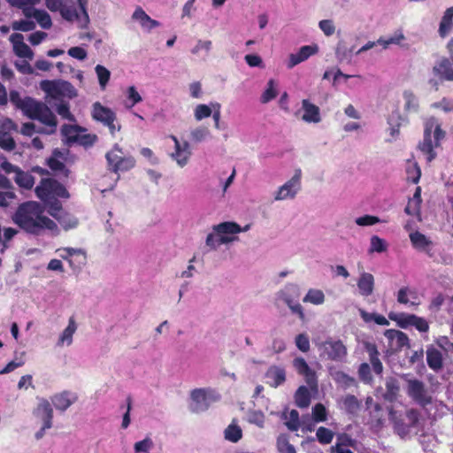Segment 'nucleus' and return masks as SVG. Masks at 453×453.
I'll list each match as a JSON object with an SVG mask.
<instances>
[{"mask_svg": "<svg viewBox=\"0 0 453 453\" xmlns=\"http://www.w3.org/2000/svg\"><path fill=\"white\" fill-rule=\"evenodd\" d=\"M12 219L20 229L31 234H41L45 230L56 235L59 233L58 225L43 214L42 206L36 202L21 203Z\"/></svg>", "mask_w": 453, "mask_h": 453, "instance_id": "f257e3e1", "label": "nucleus"}, {"mask_svg": "<svg viewBox=\"0 0 453 453\" xmlns=\"http://www.w3.org/2000/svg\"><path fill=\"white\" fill-rule=\"evenodd\" d=\"M10 100L17 108L20 109L27 117L32 119H37L45 125V128L42 132L50 134L56 131V116L45 104L28 96L21 98L19 93L17 91H11Z\"/></svg>", "mask_w": 453, "mask_h": 453, "instance_id": "f03ea898", "label": "nucleus"}, {"mask_svg": "<svg viewBox=\"0 0 453 453\" xmlns=\"http://www.w3.org/2000/svg\"><path fill=\"white\" fill-rule=\"evenodd\" d=\"M250 229V224L241 226L234 221H225L214 225L205 238V246L209 251L217 250L221 245L239 241L238 234L248 232Z\"/></svg>", "mask_w": 453, "mask_h": 453, "instance_id": "7ed1b4c3", "label": "nucleus"}, {"mask_svg": "<svg viewBox=\"0 0 453 453\" xmlns=\"http://www.w3.org/2000/svg\"><path fill=\"white\" fill-rule=\"evenodd\" d=\"M445 136L446 133L437 119L431 117L425 121L423 141L418 144V149L427 162L435 158L434 150L441 146Z\"/></svg>", "mask_w": 453, "mask_h": 453, "instance_id": "20e7f679", "label": "nucleus"}, {"mask_svg": "<svg viewBox=\"0 0 453 453\" xmlns=\"http://www.w3.org/2000/svg\"><path fill=\"white\" fill-rule=\"evenodd\" d=\"M220 398V394L212 388H194L189 393L188 410L193 413L204 412Z\"/></svg>", "mask_w": 453, "mask_h": 453, "instance_id": "39448f33", "label": "nucleus"}, {"mask_svg": "<svg viewBox=\"0 0 453 453\" xmlns=\"http://www.w3.org/2000/svg\"><path fill=\"white\" fill-rule=\"evenodd\" d=\"M85 5L84 0H65L60 14L64 19L76 23L79 27H86L89 19Z\"/></svg>", "mask_w": 453, "mask_h": 453, "instance_id": "423d86ee", "label": "nucleus"}, {"mask_svg": "<svg viewBox=\"0 0 453 453\" xmlns=\"http://www.w3.org/2000/svg\"><path fill=\"white\" fill-rule=\"evenodd\" d=\"M406 394L417 404L425 408L432 403V395L426 384L416 378L404 375Z\"/></svg>", "mask_w": 453, "mask_h": 453, "instance_id": "0eeeda50", "label": "nucleus"}, {"mask_svg": "<svg viewBox=\"0 0 453 453\" xmlns=\"http://www.w3.org/2000/svg\"><path fill=\"white\" fill-rule=\"evenodd\" d=\"M91 116L94 120L101 123L104 127H106L112 136H114L121 128L120 124L117 120L116 113L111 109L103 105L99 102L93 104Z\"/></svg>", "mask_w": 453, "mask_h": 453, "instance_id": "6e6552de", "label": "nucleus"}, {"mask_svg": "<svg viewBox=\"0 0 453 453\" xmlns=\"http://www.w3.org/2000/svg\"><path fill=\"white\" fill-rule=\"evenodd\" d=\"M318 348L322 358L334 362H343L348 353L341 340L331 337L322 342Z\"/></svg>", "mask_w": 453, "mask_h": 453, "instance_id": "1a4fd4ad", "label": "nucleus"}, {"mask_svg": "<svg viewBox=\"0 0 453 453\" xmlns=\"http://www.w3.org/2000/svg\"><path fill=\"white\" fill-rule=\"evenodd\" d=\"M106 159L110 169L115 173L128 171L135 165L134 157L126 154L118 144L106 154Z\"/></svg>", "mask_w": 453, "mask_h": 453, "instance_id": "9d476101", "label": "nucleus"}, {"mask_svg": "<svg viewBox=\"0 0 453 453\" xmlns=\"http://www.w3.org/2000/svg\"><path fill=\"white\" fill-rule=\"evenodd\" d=\"M36 196L42 201L52 197L68 198L69 194L64 185L52 179H43L35 188Z\"/></svg>", "mask_w": 453, "mask_h": 453, "instance_id": "9b49d317", "label": "nucleus"}, {"mask_svg": "<svg viewBox=\"0 0 453 453\" xmlns=\"http://www.w3.org/2000/svg\"><path fill=\"white\" fill-rule=\"evenodd\" d=\"M302 171L296 170L295 174L273 193L274 201L294 199L301 189Z\"/></svg>", "mask_w": 453, "mask_h": 453, "instance_id": "f8f14e48", "label": "nucleus"}, {"mask_svg": "<svg viewBox=\"0 0 453 453\" xmlns=\"http://www.w3.org/2000/svg\"><path fill=\"white\" fill-rule=\"evenodd\" d=\"M43 88L48 96L59 101L64 97L71 99L77 96L76 88L70 82L65 81L46 82Z\"/></svg>", "mask_w": 453, "mask_h": 453, "instance_id": "ddd939ff", "label": "nucleus"}, {"mask_svg": "<svg viewBox=\"0 0 453 453\" xmlns=\"http://www.w3.org/2000/svg\"><path fill=\"white\" fill-rule=\"evenodd\" d=\"M170 138L174 147L169 156L179 167L183 168L188 164L192 156L190 143L186 140L178 139L175 135H170Z\"/></svg>", "mask_w": 453, "mask_h": 453, "instance_id": "4468645a", "label": "nucleus"}, {"mask_svg": "<svg viewBox=\"0 0 453 453\" xmlns=\"http://www.w3.org/2000/svg\"><path fill=\"white\" fill-rule=\"evenodd\" d=\"M389 418L394 422L395 429L397 434L403 437L409 432V427L417 426L419 421V411L416 409H409L406 411V418L408 420V424H404L402 421L398 420L396 418V412L393 410L388 411Z\"/></svg>", "mask_w": 453, "mask_h": 453, "instance_id": "2eb2a0df", "label": "nucleus"}, {"mask_svg": "<svg viewBox=\"0 0 453 453\" xmlns=\"http://www.w3.org/2000/svg\"><path fill=\"white\" fill-rule=\"evenodd\" d=\"M389 319L397 322L402 328H406L410 326H414L421 333H426L429 329L427 321L420 317L413 314H389Z\"/></svg>", "mask_w": 453, "mask_h": 453, "instance_id": "dca6fc26", "label": "nucleus"}, {"mask_svg": "<svg viewBox=\"0 0 453 453\" xmlns=\"http://www.w3.org/2000/svg\"><path fill=\"white\" fill-rule=\"evenodd\" d=\"M33 413L42 424L46 423V427L53 426V409L50 402L47 399H39L38 404Z\"/></svg>", "mask_w": 453, "mask_h": 453, "instance_id": "f3484780", "label": "nucleus"}, {"mask_svg": "<svg viewBox=\"0 0 453 453\" xmlns=\"http://www.w3.org/2000/svg\"><path fill=\"white\" fill-rule=\"evenodd\" d=\"M10 42L12 44L13 52L16 56L25 59H33L34 52L29 46L24 42L23 35L19 33L12 34L10 36Z\"/></svg>", "mask_w": 453, "mask_h": 453, "instance_id": "a211bd4d", "label": "nucleus"}, {"mask_svg": "<svg viewBox=\"0 0 453 453\" xmlns=\"http://www.w3.org/2000/svg\"><path fill=\"white\" fill-rule=\"evenodd\" d=\"M319 51L318 45H305L299 49L296 53H292L288 57L287 66L288 69H292L298 64L305 61L311 56L315 55Z\"/></svg>", "mask_w": 453, "mask_h": 453, "instance_id": "6ab92c4d", "label": "nucleus"}, {"mask_svg": "<svg viewBox=\"0 0 453 453\" xmlns=\"http://www.w3.org/2000/svg\"><path fill=\"white\" fill-rule=\"evenodd\" d=\"M293 365L296 371L303 375L305 379L306 383L311 388L317 387V376L313 370L310 368L306 361L303 357H296L293 361Z\"/></svg>", "mask_w": 453, "mask_h": 453, "instance_id": "aec40b11", "label": "nucleus"}, {"mask_svg": "<svg viewBox=\"0 0 453 453\" xmlns=\"http://www.w3.org/2000/svg\"><path fill=\"white\" fill-rule=\"evenodd\" d=\"M78 328L77 323L73 317L68 320L66 327L59 334L56 345L58 347H69L73 344V335Z\"/></svg>", "mask_w": 453, "mask_h": 453, "instance_id": "412c9836", "label": "nucleus"}, {"mask_svg": "<svg viewBox=\"0 0 453 453\" xmlns=\"http://www.w3.org/2000/svg\"><path fill=\"white\" fill-rule=\"evenodd\" d=\"M410 241L413 248L418 251L431 255L433 242L429 237L418 231L411 232L409 235Z\"/></svg>", "mask_w": 453, "mask_h": 453, "instance_id": "4be33fe9", "label": "nucleus"}, {"mask_svg": "<svg viewBox=\"0 0 453 453\" xmlns=\"http://www.w3.org/2000/svg\"><path fill=\"white\" fill-rule=\"evenodd\" d=\"M76 400V395L70 391H63L51 396L52 404L60 411H66Z\"/></svg>", "mask_w": 453, "mask_h": 453, "instance_id": "5701e85b", "label": "nucleus"}, {"mask_svg": "<svg viewBox=\"0 0 453 453\" xmlns=\"http://www.w3.org/2000/svg\"><path fill=\"white\" fill-rule=\"evenodd\" d=\"M132 19L138 22L141 27L146 32H150L153 28L160 25L157 20L151 19L143 9L139 6L134 10Z\"/></svg>", "mask_w": 453, "mask_h": 453, "instance_id": "b1692460", "label": "nucleus"}, {"mask_svg": "<svg viewBox=\"0 0 453 453\" xmlns=\"http://www.w3.org/2000/svg\"><path fill=\"white\" fill-rule=\"evenodd\" d=\"M302 119L306 123H319L321 121L320 110L314 104L311 103L308 99L302 101Z\"/></svg>", "mask_w": 453, "mask_h": 453, "instance_id": "393cba45", "label": "nucleus"}, {"mask_svg": "<svg viewBox=\"0 0 453 453\" xmlns=\"http://www.w3.org/2000/svg\"><path fill=\"white\" fill-rule=\"evenodd\" d=\"M384 335L388 340V345L392 349H400L409 343L407 335L399 330L388 329Z\"/></svg>", "mask_w": 453, "mask_h": 453, "instance_id": "a878e982", "label": "nucleus"}, {"mask_svg": "<svg viewBox=\"0 0 453 453\" xmlns=\"http://www.w3.org/2000/svg\"><path fill=\"white\" fill-rule=\"evenodd\" d=\"M375 280L372 273L361 272L357 285L362 296H369L373 293Z\"/></svg>", "mask_w": 453, "mask_h": 453, "instance_id": "bb28decb", "label": "nucleus"}, {"mask_svg": "<svg viewBox=\"0 0 453 453\" xmlns=\"http://www.w3.org/2000/svg\"><path fill=\"white\" fill-rule=\"evenodd\" d=\"M266 383L273 388L282 385L286 380V371L284 368L273 365L265 372Z\"/></svg>", "mask_w": 453, "mask_h": 453, "instance_id": "cd10ccee", "label": "nucleus"}, {"mask_svg": "<svg viewBox=\"0 0 453 453\" xmlns=\"http://www.w3.org/2000/svg\"><path fill=\"white\" fill-rule=\"evenodd\" d=\"M433 72L441 80L453 81L452 64L447 58H442L440 61H438L433 67Z\"/></svg>", "mask_w": 453, "mask_h": 453, "instance_id": "c85d7f7f", "label": "nucleus"}, {"mask_svg": "<svg viewBox=\"0 0 453 453\" xmlns=\"http://www.w3.org/2000/svg\"><path fill=\"white\" fill-rule=\"evenodd\" d=\"M426 363L430 369L438 372L442 368L443 358L440 350L430 345L426 348Z\"/></svg>", "mask_w": 453, "mask_h": 453, "instance_id": "c756f323", "label": "nucleus"}, {"mask_svg": "<svg viewBox=\"0 0 453 453\" xmlns=\"http://www.w3.org/2000/svg\"><path fill=\"white\" fill-rule=\"evenodd\" d=\"M453 23V7H449L444 12L440 25L438 33L441 37L445 38L449 35V32L452 29Z\"/></svg>", "mask_w": 453, "mask_h": 453, "instance_id": "7c9ffc66", "label": "nucleus"}, {"mask_svg": "<svg viewBox=\"0 0 453 453\" xmlns=\"http://www.w3.org/2000/svg\"><path fill=\"white\" fill-rule=\"evenodd\" d=\"M25 17L27 19H35L39 26L43 29H49L52 26L51 18L44 10L34 8L31 10L30 15Z\"/></svg>", "mask_w": 453, "mask_h": 453, "instance_id": "2f4dec72", "label": "nucleus"}, {"mask_svg": "<svg viewBox=\"0 0 453 453\" xmlns=\"http://www.w3.org/2000/svg\"><path fill=\"white\" fill-rule=\"evenodd\" d=\"M403 109L407 113H416L419 110L418 96L411 90H404L403 93Z\"/></svg>", "mask_w": 453, "mask_h": 453, "instance_id": "473e14b6", "label": "nucleus"}, {"mask_svg": "<svg viewBox=\"0 0 453 453\" xmlns=\"http://www.w3.org/2000/svg\"><path fill=\"white\" fill-rule=\"evenodd\" d=\"M51 215L58 221L62 227L65 230L75 228L78 226V219L70 213L58 211Z\"/></svg>", "mask_w": 453, "mask_h": 453, "instance_id": "72a5a7b5", "label": "nucleus"}, {"mask_svg": "<svg viewBox=\"0 0 453 453\" xmlns=\"http://www.w3.org/2000/svg\"><path fill=\"white\" fill-rule=\"evenodd\" d=\"M69 255V264L72 267H80L86 264V252L82 249L65 248Z\"/></svg>", "mask_w": 453, "mask_h": 453, "instance_id": "f704fd0d", "label": "nucleus"}, {"mask_svg": "<svg viewBox=\"0 0 453 453\" xmlns=\"http://www.w3.org/2000/svg\"><path fill=\"white\" fill-rule=\"evenodd\" d=\"M211 136V132L207 127L198 126L192 128L189 132V138L193 143H201L205 142Z\"/></svg>", "mask_w": 453, "mask_h": 453, "instance_id": "c9c22d12", "label": "nucleus"}, {"mask_svg": "<svg viewBox=\"0 0 453 453\" xmlns=\"http://www.w3.org/2000/svg\"><path fill=\"white\" fill-rule=\"evenodd\" d=\"M278 96V82L270 79L266 83V88L260 96L262 104H267Z\"/></svg>", "mask_w": 453, "mask_h": 453, "instance_id": "e433bc0d", "label": "nucleus"}, {"mask_svg": "<svg viewBox=\"0 0 453 453\" xmlns=\"http://www.w3.org/2000/svg\"><path fill=\"white\" fill-rule=\"evenodd\" d=\"M325 294L322 290L317 288H311L308 290L304 297L303 303H309L314 305H321L325 302Z\"/></svg>", "mask_w": 453, "mask_h": 453, "instance_id": "4c0bfd02", "label": "nucleus"}, {"mask_svg": "<svg viewBox=\"0 0 453 453\" xmlns=\"http://www.w3.org/2000/svg\"><path fill=\"white\" fill-rule=\"evenodd\" d=\"M12 6L22 11L24 16L30 15V12L41 0H6Z\"/></svg>", "mask_w": 453, "mask_h": 453, "instance_id": "58836bf2", "label": "nucleus"}, {"mask_svg": "<svg viewBox=\"0 0 453 453\" xmlns=\"http://www.w3.org/2000/svg\"><path fill=\"white\" fill-rule=\"evenodd\" d=\"M417 294L408 288H402L397 293V301L400 303L411 305H418V302H416Z\"/></svg>", "mask_w": 453, "mask_h": 453, "instance_id": "ea45409f", "label": "nucleus"}, {"mask_svg": "<svg viewBox=\"0 0 453 453\" xmlns=\"http://www.w3.org/2000/svg\"><path fill=\"white\" fill-rule=\"evenodd\" d=\"M294 288V286L287 287L285 290H282L280 293V296H281L282 300L288 304L291 311L295 314H297L299 318L303 319H304V312L302 305L298 303L293 302V300L290 297L287 296L285 293L286 290H290Z\"/></svg>", "mask_w": 453, "mask_h": 453, "instance_id": "a19ab883", "label": "nucleus"}, {"mask_svg": "<svg viewBox=\"0 0 453 453\" xmlns=\"http://www.w3.org/2000/svg\"><path fill=\"white\" fill-rule=\"evenodd\" d=\"M295 401L296 404L299 408L308 407L311 403V394L309 389L304 386L299 387L295 395Z\"/></svg>", "mask_w": 453, "mask_h": 453, "instance_id": "79ce46f5", "label": "nucleus"}, {"mask_svg": "<svg viewBox=\"0 0 453 453\" xmlns=\"http://www.w3.org/2000/svg\"><path fill=\"white\" fill-rule=\"evenodd\" d=\"M388 242L378 235H372L370 238L369 253H382L388 250Z\"/></svg>", "mask_w": 453, "mask_h": 453, "instance_id": "37998d69", "label": "nucleus"}, {"mask_svg": "<svg viewBox=\"0 0 453 453\" xmlns=\"http://www.w3.org/2000/svg\"><path fill=\"white\" fill-rule=\"evenodd\" d=\"M406 175H407V180L409 181H411L412 183H415V184L418 182L420 176H421V171H420L419 166L418 165V164L415 161L409 160L407 162Z\"/></svg>", "mask_w": 453, "mask_h": 453, "instance_id": "c03bdc74", "label": "nucleus"}, {"mask_svg": "<svg viewBox=\"0 0 453 453\" xmlns=\"http://www.w3.org/2000/svg\"><path fill=\"white\" fill-rule=\"evenodd\" d=\"M402 119V117L399 113V111H395L392 112L391 115L388 118V124L389 126V133L390 135L393 138H395L399 134V129H400V120Z\"/></svg>", "mask_w": 453, "mask_h": 453, "instance_id": "a18cd8bd", "label": "nucleus"}, {"mask_svg": "<svg viewBox=\"0 0 453 453\" xmlns=\"http://www.w3.org/2000/svg\"><path fill=\"white\" fill-rule=\"evenodd\" d=\"M81 127L77 125H64L61 127V134L67 144H72L74 137H77L78 132H80V128Z\"/></svg>", "mask_w": 453, "mask_h": 453, "instance_id": "49530a36", "label": "nucleus"}, {"mask_svg": "<svg viewBox=\"0 0 453 453\" xmlns=\"http://www.w3.org/2000/svg\"><path fill=\"white\" fill-rule=\"evenodd\" d=\"M342 408L349 413H355L359 409V403L356 396L348 395L341 400Z\"/></svg>", "mask_w": 453, "mask_h": 453, "instance_id": "de8ad7c7", "label": "nucleus"}, {"mask_svg": "<svg viewBox=\"0 0 453 453\" xmlns=\"http://www.w3.org/2000/svg\"><path fill=\"white\" fill-rule=\"evenodd\" d=\"M367 350L370 356V362L372 364V369L376 374H381L383 366L381 362L380 361L378 356L379 353L374 345H369L367 347Z\"/></svg>", "mask_w": 453, "mask_h": 453, "instance_id": "09e8293b", "label": "nucleus"}, {"mask_svg": "<svg viewBox=\"0 0 453 453\" xmlns=\"http://www.w3.org/2000/svg\"><path fill=\"white\" fill-rule=\"evenodd\" d=\"M95 71L97 75L100 88L104 90L111 78V72L101 65H97L95 67Z\"/></svg>", "mask_w": 453, "mask_h": 453, "instance_id": "8fccbe9b", "label": "nucleus"}, {"mask_svg": "<svg viewBox=\"0 0 453 453\" xmlns=\"http://www.w3.org/2000/svg\"><path fill=\"white\" fill-rule=\"evenodd\" d=\"M16 183L24 188L29 189L34 186V177L29 173H24L22 171H19L15 175Z\"/></svg>", "mask_w": 453, "mask_h": 453, "instance_id": "3c124183", "label": "nucleus"}, {"mask_svg": "<svg viewBox=\"0 0 453 453\" xmlns=\"http://www.w3.org/2000/svg\"><path fill=\"white\" fill-rule=\"evenodd\" d=\"M127 100L125 104V106L127 109L133 108L136 104L142 101V97L138 93L137 89L134 86L128 87L127 90Z\"/></svg>", "mask_w": 453, "mask_h": 453, "instance_id": "603ef678", "label": "nucleus"}, {"mask_svg": "<svg viewBox=\"0 0 453 453\" xmlns=\"http://www.w3.org/2000/svg\"><path fill=\"white\" fill-rule=\"evenodd\" d=\"M154 446L155 444L152 439L146 437L134 443V453H150L154 449Z\"/></svg>", "mask_w": 453, "mask_h": 453, "instance_id": "864d4df0", "label": "nucleus"}, {"mask_svg": "<svg viewBox=\"0 0 453 453\" xmlns=\"http://www.w3.org/2000/svg\"><path fill=\"white\" fill-rule=\"evenodd\" d=\"M277 449L280 453H296L295 447L289 443L286 434H280L277 438Z\"/></svg>", "mask_w": 453, "mask_h": 453, "instance_id": "5fc2aeb1", "label": "nucleus"}, {"mask_svg": "<svg viewBox=\"0 0 453 453\" xmlns=\"http://www.w3.org/2000/svg\"><path fill=\"white\" fill-rule=\"evenodd\" d=\"M387 391L385 393V398L390 402L394 401L399 392V386L395 379H388L386 381Z\"/></svg>", "mask_w": 453, "mask_h": 453, "instance_id": "6e6d98bb", "label": "nucleus"}, {"mask_svg": "<svg viewBox=\"0 0 453 453\" xmlns=\"http://www.w3.org/2000/svg\"><path fill=\"white\" fill-rule=\"evenodd\" d=\"M36 25L33 20L29 19L15 20L12 24V28L14 31L29 32L35 28Z\"/></svg>", "mask_w": 453, "mask_h": 453, "instance_id": "4d7b16f0", "label": "nucleus"}, {"mask_svg": "<svg viewBox=\"0 0 453 453\" xmlns=\"http://www.w3.org/2000/svg\"><path fill=\"white\" fill-rule=\"evenodd\" d=\"M211 114L212 109L208 104H199L194 108V118L196 121L209 118Z\"/></svg>", "mask_w": 453, "mask_h": 453, "instance_id": "13d9d810", "label": "nucleus"}, {"mask_svg": "<svg viewBox=\"0 0 453 453\" xmlns=\"http://www.w3.org/2000/svg\"><path fill=\"white\" fill-rule=\"evenodd\" d=\"M285 425L290 431H297L299 428V413L296 410H292L285 416Z\"/></svg>", "mask_w": 453, "mask_h": 453, "instance_id": "bf43d9fd", "label": "nucleus"}, {"mask_svg": "<svg viewBox=\"0 0 453 453\" xmlns=\"http://www.w3.org/2000/svg\"><path fill=\"white\" fill-rule=\"evenodd\" d=\"M334 435L333 431L324 426L319 427L316 433L317 439L321 444H329L333 441Z\"/></svg>", "mask_w": 453, "mask_h": 453, "instance_id": "052dcab7", "label": "nucleus"}, {"mask_svg": "<svg viewBox=\"0 0 453 453\" xmlns=\"http://www.w3.org/2000/svg\"><path fill=\"white\" fill-rule=\"evenodd\" d=\"M380 222H386V220H382L376 216L368 214L358 217L355 219V223L359 226H370Z\"/></svg>", "mask_w": 453, "mask_h": 453, "instance_id": "680f3d73", "label": "nucleus"}, {"mask_svg": "<svg viewBox=\"0 0 453 453\" xmlns=\"http://www.w3.org/2000/svg\"><path fill=\"white\" fill-rule=\"evenodd\" d=\"M242 429L235 425H230L225 430V438L232 442H237L242 438Z\"/></svg>", "mask_w": 453, "mask_h": 453, "instance_id": "e2e57ef3", "label": "nucleus"}, {"mask_svg": "<svg viewBox=\"0 0 453 453\" xmlns=\"http://www.w3.org/2000/svg\"><path fill=\"white\" fill-rule=\"evenodd\" d=\"M212 42L210 40H198L196 45L191 49V53L198 55L201 51L209 53L211 50Z\"/></svg>", "mask_w": 453, "mask_h": 453, "instance_id": "0e129e2a", "label": "nucleus"}, {"mask_svg": "<svg viewBox=\"0 0 453 453\" xmlns=\"http://www.w3.org/2000/svg\"><path fill=\"white\" fill-rule=\"evenodd\" d=\"M55 106H56V110H57L58 113L62 118L66 119L71 121L74 120L73 115L70 112L68 103L61 100L60 103L58 104H56Z\"/></svg>", "mask_w": 453, "mask_h": 453, "instance_id": "69168bd1", "label": "nucleus"}, {"mask_svg": "<svg viewBox=\"0 0 453 453\" xmlns=\"http://www.w3.org/2000/svg\"><path fill=\"white\" fill-rule=\"evenodd\" d=\"M319 27L326 36H331L335 32V26L332 19H322L319 22Z\"/></svg>", "mask_w": 453, "mask_h": 453, "instance_id": "338daca9", "label": "nucleus"}, {"mask_svg": "<svg viewBox=\"0 0 453 453\" xmlns=\"http://www.w3.org/2000/svg\"><path fill=\"white\" fill-rule=\"evenodd\" d=\"M312 417L316 422H323L326 419V410L321 403H317L312 408Z\"/></svg>", "mask_w": 453, "mask_h": 453, "instance_id": "774afa93", "label": "nucleus"}]
</instances>
